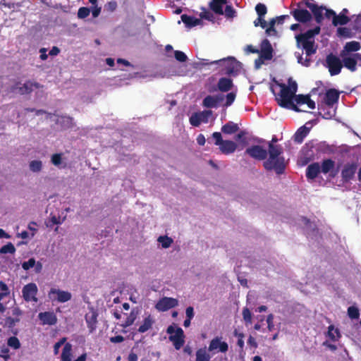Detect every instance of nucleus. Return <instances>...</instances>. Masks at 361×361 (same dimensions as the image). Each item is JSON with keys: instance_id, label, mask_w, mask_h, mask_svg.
Returning a JSON list of instances; mask_svg holds the SVG:
<instances>
[{"instance_id": "nucleus-49", "label": "nucleus", "mask_w": 361, "mask_h": 361, "mask_svg": "<svg viewBox=\"0 0 361 361\" xmlns=\"http://www.w3.org/2000/svg\"><path fill=\"white\" fill-rule=\"evenodd\" d=\"M90 9L87 7H80L78 11V17L83 19L90 15Z\"/></svg>"}, {"instance_id": "nucleus-29", "label": "nucleus", "mask_w": 361, "mask_h": 361, "mask_svg": "<svg viewBox=\"0 0 361 361\" xmlns=\"http://www.w3.org/2000/svg\"><path fill=\"white\" fill-rule=\"evenodd\" d=\"M203 114H206L207 116L212 114V111H203L202 114H194L190 118V123L193 126H199L202 121H203L202 116Z\"/></svg>"}, {"instance_id": "nucleus-42", "label": "nucleus", "mask_w": 361, "mask_h": 361, "mask_svg": "<svg viewBox=\"0 0 361 361\" xmlns=\"http://www.w3.org/2000/svg\"><path fill=\"white\" fill-rule=\"evenodd\" d=\"M7 344L9 347L17 350L20 348V343L19 339L16 336H11L8 338Z\"/></svg>"}, {"instance_id": "nucleus-23", "label": "nucleus", "mask_w": 361, "mask_h": 361, "mask_svg": "<svg viewBox=\"0 0 361 361\" xmlns=\"http://www.w3.org/2000/svg\"><path fill=\"white\" fill-rule=\"evenodd\" d=\"M221 152L224 154L233 153L237 149V144L232 140H224L219 146Z\"/></svg>"}, {"instance_id": "nucleus-63", "label": "nucleus", "mask_w": 361, "mask_h": 361, "mask_svg": "<svg viewBox=\"0 0 361 361\" xmlns=\"http://www.w3.org/2000/svg\"><path fill=\"white\" fill-rule=\"evenodd\" d=\"M185 314L187 318L189 319H192L194 317V309L192 307L190 306L186 308Z\"/></svg>"}, {"instance_id": "nucleus-39", "label": "nucleus", "mask_w": 361, "mask_h": 361, "mask_svg": "<svg viewBox=\"0 0 361 361\" xmlns=\"http://www.w3.org/2000/svg\"><path fill=\"white\" fill-rule=\"evenodd\" d=\"M136 317L137 314L133 310H132L130 314L127 317L125 322L123 324H121V326L123 328H126L131 326L135 322Z\"/></svg>"}, {"instance_id": "nucleus-22", "label": "nucleus", "mask_w": 361, "mask_h": 361, "mask_svg": "<svg viewBox=\"0 0 361 361\" xmlns=\"http://www.w3.org/2000/svg\"><path fill=\"white\" fill-rule=\"evenodd\" d=\"M227 4V0H212L209 3V8L217 15H224V6Z\"/></svg>"}, {"instance_id": "nucleus-6", "label": "nucleus", "mask_w": 361, "mask_h": 361, "mask_svg": "<svg viewBox=\"0 0 361 361\" xmlns=\"http://www.w3.org/2000/svg\"><path fill=\"white\" fill-rule=\"evenodd\" d=\"M326 66L328 68L331 75H338L343 68L342 61L332 53L327 55L326 59Z\"/></svg>"}, {"instance_id": "nucleus-18", "label": "nucleus", "mask_w": 361, "mask_h": 361, "mask_svg": "<svg viewBox=\"0 0 361 361\" xmlns=\"http://www.w3.org/2000/svg\"><path fill=\"white\" fill-rule=\"evenodd\" d=\"M335 167V161L331 159H324L321 164V172L324 174L329 173L331 178H334L337 173V170H334Z\"/></svg>"}, {"instance_id": "nucleus-56", "label": "nucleus", "mask_w": 361, "mask_h": 361, "mask_svg": "<svg viewBox=\"0 0 361 361\" xmlns=\"http://www.w3.org/2000/svg\"><path fill=\"white\" fill-rule=\"evenodd\" d=\"M235 97H236V94L235 92H232L228 93L226 96V103L224 105L226 106H231L233 103V102L235 99Z\"/></svg>"}, {"instance_id": "nucleus-64", "label": "nucleus", "mask_w": 361, "mask_h": 361, "mask_svg": "<svg viewBox=\"0 0 361 361\" xmlns=\"http://www.w3.org/2000/svg\"><path fill=\"white\" fill-rule=\"evenodd\" d=\"M124 341L123 336L118 335L110 338V341L114 343H121Z\"/></svg>"}, {"instance_id": "nucleus-46", "label": "nucleus", "mask_w": 361, "mask_h": 361, "mask_svg": "<svg viewBox=\"0 0 361 361\" xmlns=\"http://www.w3.org/2000/svg\"><path fill=\"white\" fill-rule=\"evenodd\" d=\"M20 320V319L19 317H8L5 319V324L8 329H13L16 324L18 323Z\"/></svg>"}, {"instance_id": "nucleus-21", "label": "nucleus", "mask_w": 361, "mask_h": 361, "mask_svg": "<svg viewBox=\"0 0 361 361\" xmlns=\"http://www.w3.org/2000/svg\"><path fill=\"white\" fill-rule=\"evenodd\" d=\"M39 320L42 324L54 325L57 322V318L52 312H40L38 315Z\"/></svg>"}, {"instance_id": "nucleus-40", "label": "nucleus", "mask_w": 361, "mask_h": 361, "mask_svg": "<svg viewBox=\"0 0 361 361\" xmlns=\"http://www.w3.org/2000/svg\"><path fill=\"white\" fill-rule=\"evenodd\" d=\"M202 11L200 13V17L202 19L207 20L212 22L214 21V16L211 11H208L205 8H202Z\"/></svg>"}, {"instance_id": "nucleus-19", "label": "nucleus", "mask_w": 361, "mask_h": 361, "mask_svg": "<svg viewBox=\"0 0 361 361\" xmlns=\"http://www.w3.org/2000/svg\"><path fill=\"white\" fill-rule=\"evenodd\" d=\"M339 94V92L336 89L331 88L328 90L324 97L325 104L329 106H333L334 104L338 102Z\"/></svg>"}, {"instance_id": "nucleus-43", "label": "nucleus", "mask_w": 361, "mask_h": 361, "mask_svg": "<svg viewBox=\"0 0 361 361\" xmlns=\"http://www.w3.org/2000/svg\"><path fill=\"white\" fill-rule=\"evenodd\" d=\"M348 315L352 319H357L360 317L359 310L355 306H350L348 308Z\"/></svg>"}, {"instance_id": "nucleus-34", "label": "nucleus", "mask_w": 361, "mask_h": 361, "mask_svg": "<svg viewBox=\"0 0 361 361\" xmlns=\"http://www.w3.org/2000/svg\"><path fill=\"white\" fill-rule=\"evenodd\" d=\"M350 18L344 13H340L339 15H335L332 19V24L334 26L344 25L348 23Z\"/></svg>"}, {"instance_id": "nucleus-61", "label": "nucleus", "mask_w": 361, "mask_h": 361, "mask_svg": "<svg viewBox=\"0 0 361 361\" xmlns=\"http://www.w3.org/2000/svg\"><path fill=\"white\" fill-rule=\"evenodd\" d=\"M245 135L246 132L241 130L235 135V139L236 140L242 141L243 142H246V139L245 138Z\"/></svg>"}, {"instance_id": "nucleus-24", "label": "nucleus", "mask_w": 361, "mask_h": 361, "mask_svg": "<svg viewBox=\"0 0 361 361\" xmlns=\"http://www.w3.org/2000/svg\"><path fill=\"white\" fill-rule=\"evenodd\" d=\"M297 104H307L311 109H315V102L311 99L310 94H298L294 97Z\"/></svg>"}, {"instance_id": "nucleus-45", "label": "nucleus", "mask_w": 361, "mask_h": 361, "mask_svg": "<svg viewBox=\"0 0 361 361\" xmlns=\"http://www.w3.org/2000/svg\"><path fill=\"white\" fill-rule=\"evenodd\" d=\"M255 11L258 16L259 17H264V16L267 13V6L262 3H259L255 6Z\"/></svg>"}, {"instance_id": "nucleus-50", "label": "nucleus", "mask_w": 361, "mask_h": 361, "mask_svg": "<svg viewBox=\"0 0 361 361\" xmlns=\"http://www.w3.org/2000/svg\"><path fill=\"white\" fill-rule=\"evenodd\" d=\"M243 317L246 324L252 323V313L248 308L245 307L243 309Z\"/></svg>"}, {"instance_id": "nucleus-60", "label": "nucleus", "mask_w": 361, "mask_h": 361, "mask_svg": "<svg viewBox=\"0 0 361 361\" xmlns=\"http://www.w3.org/2000/svg\"><path fill=\"white\" fill-rule=\"evenodd\" d=\"M106 9L111 12L114 11L117 8V3L115 1H111L106 4Z\"/></svg>"}, {"instance_id": "nucleus-9", "label": "nucleus", "mask_w": 361, "mask_h": 361, "mask_svg": "<svg viewBox=\"0 0 361 361\" xmlns=\"http://www.w3.org/2000/svg\"><path fill=\"white\" fill-rule=\"evenodd\" d=\"M341 56L342 57L343 66L352 72L356 71L357 60L361 59V55L360 54L347 55L344 53V51H342L341 52Z\"/></svg>"}, {"instance_id": "nucleus-1", "label": "nucleus", "mask_w": 361, "mask_h": 361, "mask_svg": "<svg viewBox=\"0 0 361 361\" xmlns=\"http://www.w3.org/2000/svg\"><path fill=\"white\" fill-rule=\"evenodd\" d=\"M277 141V137L274 136L268 142L269 157L264 161L263 166L267 171L274 170L280 175L285 171L286 162L284 157L281 156L283 149L281 145L276 144Z\"/></svg>"}, {"instance_id": "nucleus-32", "label": "nucleus", "mask_w": 361, "mask_h": 361, "mask_svg": "<svg viewBox=\"0 0 361 361\" xmlns=\"http://www.w3.org/2000/svg\"><path fill=\"white\" fill-rule=\"evenodd\" d=\"M309 128L305 126L300 127L294 135V140L297 143H302L304 138L307 135Z\"/></svg>"}, {"instance_id": "nucleus-25", "label": "nucleus", "mask_w": 361, "mask_h": 361, "mask_svg": "<svg viewBox=\"0 0 361 361\" xmlns=\"http://www.w3.org/2000/svg\"><path fill=\"white\" fill-rule=\"evenodd\" d=\"M321 172L320 165L318 162L310 164L306 169V176L308 179L316 178Z\"/></svg>"}, {"instance_id": "nucleus-53", "label": "nucleus", "mask_w": 361, "mask_h": 361, "mask_svg": "<svg viewBox=\"0 0 361 361\" xmlns=\"http://www.w3.org/2000/svg\"><path fill=\"white\" fill-rule=\"evenodd\" d=\"M51 163L56 166H59L62 161V154L56 153L51 156Z\"/></svg>"}, {"instance_id": "nucleus-3", "label": "nucleus", "mask_w": 361, "mask_h": 361, "mask_svg": "<svg viewBox=\"0 0 361 361\" xmlns=\"http://www.w3.org/2000/svg\"><path fill=\"white\" fill-rule=\"evenodd\" d=\"M279 85L281 87V91L278 96L276 97L278 104L281 107L289 108L296 112H300L301 110L293 102L294 97L291 94L290 88L283 83H280Z\"/></svg>"}, {"instance_id": "nucleus-5", "label": "nucleus", "mask_w": 361, "mask_h": 361, "mask_svg": "<svg viewBox=\"0 0 361 361\" xmlns=\"http://www.w3.org/2000/svg\"><path fill=\"white\" fill-rule=\"evenodd\" d=\"M297 8L291 10L290 14L294 19L300 23H307L312 20V13L305 9V4L302 3V0L297 4Z\"/></svg>"}, {"instance_id": "nucleus-44", "label": "nucleus", "mask_w": 361, "mask_h": 361, "mask_svg": "<svg viewBox=\"0 0 361 361\" xmlns=\"http://www.w3.org/2000/svg\"><path fill=\"white\" fill-rule=\"evenodd\" d=\"M158 241L161 244V246L164 248L169 247L173 243L172 238L166 235L159 236L158 238Z\"/></svg>"}, {"instance_id": "nucleus-57", "label": "nucleus", "mask_w": 361, "mask_h": 361, "mask_svg": "<svg viewBox=\"0 0 361 361\" xmlns=\"http://www.w3.org/2000/svg\"><path fill=\"white\" fill-rule=\"evenodd\" d=\"M212 138L215 140L214 145L220 146L224 140L222 139V135L219 132H214L212 135Z\"/></svg>"}, {"instance_id": "nucleus-31", "label": "nucleus", "mask_w": 361, "mask_h": 361, "mask_svg": "<svg viewBox=\"0 0 361 361\" xmlns=\"http://www.w3.org/2000/svg\"><path fill=\"white\" fill-rule=\"evenodd\" d=\"M239 130V127L237 123L232 121H228L221 127V131L224 134L231 135L236 133Z\"/></svg>"}, {"instance_id": "nucleus-55", "label": "nucleus", "mask_w": 361, "mask_h": 361, "mask_svg": "<svg viewBox=\"0 0 361 361\" xmlns=\"http://www.w3.org/2000/svg\"><path fill=\"white\" fill-rule=\"evenodd\" d=\"M254 25L255 27L260 26L262 28L264 29L267 26V23L264 19V17H259L254 21Z\"/></svg>"}, {"instance_id": "nucleus-15", "label": "nucleus", "mask_w": 361, "mask_h": 361, "mask_svg": "<svg viewBox=\"0 0 361 361\" xmlns=\"http://www.w3.org/2000/svg\"><path fill=\"white\" fill-rule=\"evenodd\" d=\"M178 305V302L177 299L164 297L157 302L155 307L159 311L165 312L176 307Z\"/></svg>"}, {"instance_id": "nucleus-41", "label": "nucleus", "mask_w": 361, "mask_h": 361, "mask_svg": "<svg viewBox=\"0 0 361 361\" xmlns=\"http://www.w3.org/2000/svg\"><path fill=\"white\" fill-rule=\"evenodd\" d=\"M16 252V247L11 243H8L6 245L2 246L0 249L1 254H14Z\"/></svg>"}, {"instance_id": "nucleus-48", "label": "nucleus", "mask_w": 361, "mask_h": 361, "mask_svg": "<svg viewBox=\"0 0 361 361\" xmlns=\"http://www.w3.org/2000/svg\"><path fill=\"white\" fill-rule=\"evenodd\" d=\"M42 164L41 161L34 160L30 163V169L33 172H38L42 169Z\"/></svg>"}, {"instance_id": "nucleus-30", "label": "nucleus", "mask_w": 361, "mask_h": 361, "mask_svg": "<svg viewBox=\"0 0 361 361\" xmlns=\"http://www.w3.org/2000/svg\"><path fill=\"white\" fill-rule=\"evenodd\" d=\"M61 361H71L72 360V345L66 343L62 350L61 355Z\"/></svg>"}, {"instance_id": "nucleus-62", "label": "nucleus", "mask_w": 361, "mask_h": 361, "mask_svg": "<svg viewBox=\"0 0 361 361\" xmlns=\"http://www.w3.org/2000/svg\"><path fill=\"white\" fill-rule=\"evenodd\" d=\"M102 8L94 6L92 7V14L94 18H97L101 13Z\"/></svg>"}, {"instance_id": "nucleus-27", "label": "nucleus", "mask_w": 361, "mask_h": 361, "mask_svg": "<svg viewBox=\"0 0 361 361\" xmlns=\"http://www.w3.org/2000/svg\"><path fill=\"white\" fill-rule=\"evenodd\" d=\"M181 20L188 27H192L200 24L201 20L196 18L193 16H190L186 14H183L180 17Z\"/></svg>"}, {"instance_id": "nucleus-11", "label": "nucleus", "mask_w": 361, "mask_h": 361, "mask_svg": "<svg viewBox=\"0 0 361 361\" xmlns=\"http://www.w3.org/2000/svg\"><path fill=\"white\" fill-rule=\"evenodd\" d=\"M48 295L51 300L57 301L59 302H68L72 298V295L70 292L54 288L50 289Z\"/></svg>"}, {"instance_id": "nucleus-37", "label": "nucleus", "mask_w": 361, "mask_h": 361, "mask_svg": "<svg viewBox=\"0 0 361 361\" xmlns=\"http://www.w3.org/2000/svg\"><path fill=\"white\" fill-rule=\"evenodd\" d=\"M361 48L360 44L358 42L356 41H351L349 42H347L344 47V52H352V51H357L360 50Z\"/></svg>"}, {"instance_id": "nucleus-12", "label": "nucleus", "mask_w": 361, "mask_h": 361, "mask_svg": "<svg viewBox=\"0 0 361 361\" xmlns=\"http://www.w3.org/2000/svg\"><path fill=\"white\" fill-rule=\"evenodd\" d=\"M38 289L37 286L34 283H30L23 288L22 293L24 300L26 302H37V298L36 297Z\"/></svg>"}, {"instance_id": "nucleus-36", "label": "nucleus", "mask_w": 361, "mask_h": 361, "mask_svg": "<svg viewBox=\"0 0 361 361\" xmlns=\"http://www.w3.org/2000/svg\"><path fill=\"white\" fill-rule=\"evenodd\" d=\"M211 357L205 348H200L196 351V361H209Z\"/></svg>"}, {"instance_id": "nucleus-33", "label": "nucleus", "mask_w": 361, "mask_h": 361, "mask_svg": "<svg viewBox=\"0 0 361 361\" xmlns=\"http://www.w3.org/2000/svg\"><path fill=\"white\" fill-rule=\"evenodd\" d=\"M327 336L332 341H337L341 337V334L339 329L331 324L328 327Z\"/></svg>"}, {"instance_id": "nucleus-2", "label": "nucleus", "mask_w": 361, "mask_h": 361, "mask_svg": "<svg viewBox=\"0 0 361 361\" xmlns=\"http://www.w3.org/2000/svg\"><path fill=\"white\" fill-rule=\"evenodd\" d=\"M320 26H316L313 29H310L304 33L296 35L295 39L298 45L301 44L305 50L307 56H310L316 53L317 47L314 45V37L319 34Z\"/></svg>"}, {"instance_id": "nucleus-14", "label": "nucleus", "mask_w": 361, "mask_h": 361, "mask_svg": "<svg viewBox=\"0 0 361 361\" xmlns=\"http://www.w3.org/2000/svg\"><path fill=\"white\" fill-rule=\"evenodd\" d=\"M228 350V345L225 341H221V337L214 338L209 345L208 350L213 353L221 352L225 353Z\"/></svg>"}, {"instance_id": "nucleus-51", "label": "nucleus", "mask_w": 361, "mask_h": 361, "mask_svg": "<svg viewBox=\"0 0 361 361\" xmlns=\"http://www.w3.org/2000/svg\"><path fill=\"white\" fill-rule=\"evenodd\" d=\"M35 265V258L32 257V258L29 259L27 261L23 262L22 263V268L24 270L27 271L30 268L34 267Z\"/></svg>"}, {"instance_id": "nucleus-13", "label": "nucleus", "mask_w": 361, "mask_h": 361, "mask_svg": "<svg viewBox=\"0 0 361 361\" xmlns=\"http://www.w3.org/2000/svg\"><path fill=\"white\" fill-rule=\"evenodd\" d=\"M357 169V164L355 162L345 164L341 171L343 183H348L353 180L355 177Z\"/></svg>"}, {"instance_id": "nucleus-20", "label": "nucleus", "mask_w": 361, "mask_h": 361, "mask_svg": "<svg viewBox=\"0 0 361 361\" xmlns=\"http://www.w3.org/2000/svg\"><path fill=\"white\" fill-rule=\"evenodd\" d=\"M224 96L222 95H207L202 101V104L207 108H217L219 103L223 101Z\"/></svg>"}, {"instance_id": "nucleus-58", "label": "nucleus", "mask_w": 361, "mask_h": 361, "mask_svg": "<svg viewBox=\"0 0 361 361\" xmlns=\"http://www.w3.org/2000/svg\"><path fill=\"white\" fill-rule=\"evenodd\" d=\"M353 28L355 30L361 31V14L357 16L355 19Z\"/></svg>"}, {"instance_id": "nucleus-28", "label": "nucleus", "mask_w": 361, "mask_h": 361, "mask_svg": "<svg viewBox=\"0 0 361 361\" xmlns=\"http://www.w3.org/2000/svg\"><path fill=\"white\" fill-rule=\"evenodd\" d=\"M97 314L95 312H92L90 314H86L85 321L87 322V327L90 329V332H92L96 329V324L97 323Z\"/></svg>"}, {"instance_id": "nucleus-7", "label": "nucleus", "mask_w": 361, "mask_h": 361, "mask_svg": "<svg viewBox=\"0 0 361 361\" xmlns=\"http://www.w3.org/2000/svg\"><path fill=\"white\" fill-rule=\"evenodd\" d=\"M43 85H42L40 83L32 81V80H27L23 84H21L20 82H18L15 86L12 87V90L13 91L17 90L18 92L21 94H30L32 91L33 89H40L42 88Z\"/></svg>"}, {"instance_id": "nucleus-4", "label": "nucleus", "mask_w": 361, "mask_h": 361, "mask_svg": "<svg viewBox=\"0 0 361 361\" xmlns=\"http://www.w3.org/2000/svg\"><path fill=\"white\" fill-rule=\"evenodd\" d=\"M211 64H219L224 67V73L230 76H235L241 69V63L234 57L230 56L227 59L214 61Z\"/></svg>"}, {"instance_id": "nucleus-47", "label": "nucleus", "mask_w": 361, "mask_h": 361, "mask_svg": "<svg viewBox=\"0 0 361 361\" xmlns=\"http://www.w3.org/2000/svg\"><path fill=\"white\" fill-rule=\"evenodd\" d=\"M224 14L227 18H233L235 16L236 11L231 5H226Z\"/></svg>"}, {"instance_id": "nucleus-16", "label": "nucleus", "mask_w": 361, "mask_h": 361, "mask_svg": "<svg viewBox=\"0 0 361 361\" xmlns=\"http://www.w3.org/2000/svg\"><path fill=\"white\" fill-rule=\"evenodd\" d=\"M273 48L267 39L262 40L261 49L259 51V57L264 60H271L273 58Z\"/></svg>"}, {"instance_id": "nucleus-54", "label": "nucleus", "mask_w": 361, "mask_h": 361, "mask_svg": "<svg viewBox=\"0 0 361 361\" xmlns=\"http://www.w3.org/2000/svg\"><path fill=\"white\" fill-rule=\"evenodd\" d=\"M174 56L176 59L180 62H185L188 59L186 54L181 51H175Z\"/></svg>"}, {"instance_id": "nucleus-10", "label": "nucleus", "mask_w": 361, "mask_h": 361, "mask_svg": "<svg viewBox=\"0 0 361 361\" xmlns=\"http://www.w3.org/2000/svg\"><path fill=\"white\" fill-rule=\"evenodd\" d=\"M245 153L256 160H265L269 155V150L260 145H252L246 149Z\"/></svg>"}, {"instance_id": "nucleus-8", "label": "nucleus", "mask_w": 361, "mask_h": 361, "mask_svg": "<svg viewBox=\"0 0 361 361\" xmlns=\"http://www.w3.org/2000/svg\"><path fill=\"white\" fill-rule=\"evenodd\" d=\"M302 3L305 4V7L311 11L315 21L318 24H321L324 20L323 11L326 9L324 6H319L314 0H302Z\"/></svg>"}, {"instance_id": "nucleus-52", "label": "nucleus", "mask_w": 361, "mask_h": 361, "mask_svg": "<svg viewBox=\"0 0 361 361\" xmlns=\"http://www.w3.org/2000/svg\"><path fill=\"white\" fill-rule=\"evenodd\" d=\"M288 87L290 88V91L291 94L293 95V97L295 96V93L298 90V85L295 81L293 80V79L290 78L288 79Z\"/></svg>"}, {"instance_id": "nucleus-38", "label": "nucleus", "mask_w": 361, "mask_h": 361, "mask_svg": "<svg viewBox=\"0 0 361 361\" xmlns=\"http://www.w3.org/2000/svg\"><path fill=\"white\" fill-rule=\"evenodd\" d=\"M337 33L338 36L343 37L345 38H352L354 35L350 29L345 27H338Z\"/></svg>"}, {"instance_id": "nucleus-59", "label": "nucleus", "mask_w": 361, "mask_h": 361, "mask_svg": "<svg viewBox=\"0 0 361 361\" xmlns=\"http://www.w3.org/2000/svg\"><path fill=\"white\" fill-rule=\"evenodd\" d=\"M273 320H274V315L272 314H270L267 316V327H268V329L269 331H272V329H274V322H273Z\"/></svg>"}, {"instance_id": "nucleus-17", "label": "nucleus", "mask_w": 361, "mask_h": 361, "mask_svg": "<svg viewBox=\"0 0 361 361\" xmlns=\"http://www.w3.org/2000/svg\"><path fill=\"white\" fill-rule=\"evenodd\" d=\"M184 332L180 327H177L176 334L169 336V340L173 343L176 350H180L184 345Z\"/></svg>"}, {"instance_id": "nucleus-26", "label": "nucleus", "mask_w": 361, "mask_h": 361, "mask_svg": "<svg viewBox=\"0 0 361 361\" xmlns=\"http://www.w3.org/2000/svg\"><path fill=\"white\" fill-rule=\"evenodd\" d=\"M233 87V80L228 78H221L217 83L218 90L222 92H227Z\"/></svg>"}, {"instance_id": "nucleus-35", "label": "nucleus", "mask_w": 361, "mask_h": 361, "mask_svg": "<svg viewBox=\"0 0 361 361\" xmlns=\"http://www.w3.org/2000/svg\"><path fill=\"white\" fill-rule=\"evenodd\" d=\"M154 320L152 319L151 315H148L143 320V323L140 326L138 331L140 333H145L152 328Z\"/></svg>"}]
</instances>
